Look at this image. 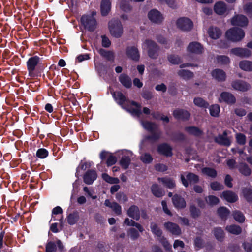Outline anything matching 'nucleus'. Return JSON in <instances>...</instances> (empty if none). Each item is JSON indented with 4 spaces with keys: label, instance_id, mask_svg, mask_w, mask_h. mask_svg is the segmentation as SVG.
Instances as JSON below:
<instances>
[{
    "label": "nucleus",
    "instance_id": "obj_1",
    "mask_svg": "<svg viewBox=\"0 0 252 252\" xmlns=\"http://www.w3.org/2000/svg\"><path fill=\"white\" fill-rule=\"evenodd\" d=\"M112 95L117 103L123 108L127 110L131 113L139 117L141 114V106L133 101L127 99L120 92H113Z\"/></svg>",
    "mask_w": 252,
    "mask_h": 252
},
{
    "label": "nucleus",
    "instance_id": "obj_2",
    "mask_svg": "<svg viewBox=\"0 0 252 252\" xmlns=\"http://www.w3.org/2000/svg\"><path fill=\"white\" fill-rule=\"evenodd\" d=\"M141 123L143 127L151 133L147 137L148 139L156 141L160 138L161 132L157 125L148 121H141Z\"/></svg>",
    "mask_w": 252,
    "mask_h": 252
},
{
    "label": "nucleus",
    "instance_id": "obj_3",
    "mask_svg": "<svg viewBox=\"0 0 252 252\" xmlns=\"http://www.w3.org/2000/svg\"><path fill=\"white\" fill-rule=\"evenodd\" d=\"M111 34L116 37H120L123 33V28L121 22L117 19H112L108 23Z\"/></svg>",
    "mask_w": 252,
    "mask_h": 252
},
{
    "label": "nucleus",
    "instance_id": "obj_4",
    "mask_svg": "<svg viewBox=\"0 0 252 252\" xmlns=\"http://www.w3.org/2000/svg\"><path fill=\"white\" fill-rule=\"evenodd\" d=\"M245 36V32L243 30L238 28H233L226 32V38L233 42L241 40Z\"/></svg>",
    "mask_w": 252,
    "mask_h": 252
},
{
    "label": "nucleus",
    "instance_id": "obj_5",
    "mask_svg": "<svg viewBox=\"0 0 252 252\" xmlns=\"http://www.w3.org/2000/svg\"><path fill=\"white\" fill-rule=\"evenodd\" d=\"M95 15L96 12L93 11L91 15H83L81 18V23L89 31H93L96 28V21L94 17Z\"/></svg>",
    "mask_w": 252,
    "mask_h": 252
},
{
    "label": "nucleus",
    "instance_id": "obj_6",
    "mask_svg": "<svg viewBox=\"0 0 252 252\" xmlns=\"http://www.w3.org/2000/svg\"><path fill=\"white\" fill-rule=\"evenodd\" d=\"M142 48L148 50V55L150 58L156 59L158 57V47L153 41L146 40L142 44Z\"/></svg>",
    "mask_w": 252,
    "mask_h": 252
},
{
    "label": "nucleus",
    "instance_id": "obj_7",
    "mask_svg": "<svg viewBox=\"0 0 252 252\" xmlns=\"http://www.w3.org/2000/svg\"><path fill=\"white\" fill-rule=\"evenodd\" d=\"M180 179L183 185L187 187L190 184H195L199 181V177L190 172H184L180 176Z\"/></svg>",
    "mask_w": 252,
    "mask_h": 252
},
{
    "label": "nucleus",
    "instance_id": "obj_8",
    "mask_svg": "<svg viewBox=\"0 0 252 252\" xmlns=\"http://www.w3.org/2000/svg\"><path fill=\"white\" fill-rule=\"evenodd\" d=\"M177 27L184 31H189L193 27V23L191 20L186 17H181L176 21Z\"/></svg>",
    "mask_w": 252,
    "mask_h": 252
},
{
    "label": "nucleus",
    "instance_id": "obj_9",
    "mask_svg": "<svg viewBox=\"0 0 252 252\" xmlns=\"http://www.w3.org/2000/svg\"><path fill=\"white\" fill-rule=\"evenodd\" d=\"M148 17L152 22L156 24L161 23L164 19L163 15L155 9H152L148 12Z\"/></svg>",
    "mask_w": 252,
    "mask_h": 252
},
{
    "label": "nucleus",
    "instance_id": "obj_10",
    "mask_svg": "<svg viewBox=\"0 0 252 252\" xmlns=\"http://www.w3.org/2000/svg\"><path fill=\"white\" fill-rule=\"evenodd\" d=\"M219 101L220 102H225L228 104H233L235 103L236 99L232 94L223 92L220 94Z\"/></svg>",
    "mask_w": 252,
    "mask_h": 252
},
{
    "label": "nucleus",
    "instance_id": "obj_11",
    "mask_svg": "<svg viewBox=\"0 0 252 252\" xmlns=\"http://www.w3.org/2000/svg\"><path fill=\"white\" fill-rule=\"evenodd\" d=\"M231 23L233 25L244 27L247 25L248 20L244 15H237L232 18Z\"/></svg>",
    "mask_w": 252,
    "mask_h": 252
},
{
    "label": "nucleus",
    "instance_id": "obj_12",
    "mask_svg": "<svg viewBox=\"0 0 252 252\" xmlns=\"http://www.w3.org/2000/svg\"><path fill=\"white\" fill-rule=\"evenodd\" d=\"M164 227L168 231L173 235H179L181 234V229L176 223L172 222H166L164 223Z\"/></svg>",
    "mask_w": 252,
    "mask_h": 252
},
{
    "label": "nucleus",
    "instance_id": "obj_13",
    "mask_svg": "<svg viewBox=\"0 0 252 252\" xmlns=\"http://www.w3.org/2000/svg\"><path fill=\"white\" fill-rule=\"evenodd\" d=\"M231 85L234 89L242 92L247 91L251 87L249 84L242 80L233 81Z\"/></svg>",
    "mask_w": 252,
    "mask_h": 252
},
{
    "label": "nucleus",
    "instance_id": "obj_14",
    "mask_svg": "<svg viewBox=\"0 0 252 252\" xmlns=\"http://www.w3.org/2000/svg\"><path fill=\"white\" fill-rule=\"evenodd\" d=\"M39 62V58L36 56L31 57L27 62V69L30 76H32L33 74V72Z\"/></svg>",
    "mask_w": 252,
    "mask_h": 252
},
{
    "label": "nucleus",
    "instance_id": "obj_15",
    "mask_svg": "<svg viewBox=\"0 0 252 252\" xmlns=\"http://www.w3.org/2000/svg\"><path fill=\"white\" fill-rule=\"evenodd\" d=\"M157 151L160 154L166 157H171L173 155L171 147L167 143L159 145L158 147Z\"/></svg>",
    "mask_w": 252,
    "mask_h": 252
},
{
    "label": "nucleus",
    "instance_id": "obj_16",
    "mask_svg": "<svg viewBox=\"0 0 252 252\" xmlns=\"http://www.w3.org/2000/svg\"><path fill=\"white\" fill-rule=\"evenodd\" d=\"M230 53L242 58H247L251 55L250 50L243 48H232L230 50Z\"/></svg>",
    "mask_w": 252,
    "mask_h": 252
},
{
    "label": "nucleus",
    "instance_id": "obj_17",
    "mask_svg": "<svg viewBox=\"0 0 252 252\" xmlns=\"http://www.w3.org/2000/svg\"><path fill=\"white\" fill-rule=\"evenodd\" d=\"M127 56L132 60L138 61L140 58V54L138 49L134 46L128 47L126 49Z\"/></svg>",
    "mask_w": 252,
    "mask_h": 252
},
{
    "label": "nucleus",
    "instance_id": "obj_18",
    "mask_svg": "<svg viewBox=\"0 0 252 252\" xmlns=\"http://www.w3.org/2000/svg\"><path fill=\"white\" fill-rule=\"evenodd\" d=\"M215 140L217 143L225 146H229L231 143L230 139L227 136V131H224L222 134L219 135Z\"/></svg>",
    "mask_w": 252,
    "mask_h": 252
},
{
    "label": "nucleus",
    "instance_id": "obj_19",
    "mask_svg": "<svg viewBox=\"0 0 252 252\" xmlns=\"http://www.w3.org/2000/svg\"><path fill=\"white\" fill-rule=\"evenodd\" d=\"M97 174L95 170H90L86 172L83 177L84 182L88 185L92 184L96 180Z\"/></svg>",
    "mask_w": 252,
    "mask_h": 252
},
{
    "label": "nucleus",
    "instance_id": "obj_20",
    "mask_svg": "<svg viewBox=\"0 0 252 252\" xmlns=\"http://www.w3.org/2000/svg\"><path fill=\"white\" fill-rule=\"evenodd\" d=\"M187 50L189 52L199 54L203 52V48L200 43L192 42L188 45Z\"/></svg>",
    "mask_w": 252,
    "mask_h": 252
},
{
    "label": "nucleus",
    "instance_id": "obj_21",
    "mask_svg": "<svg viewBox=\"0 0 252 252\" xmlns=\"http://www.w3.org/2000/svg\"><path fill=\"white\" fill-rule=\"evenodd\" d=\"M213 78L219 82H223L226 80L225 72L220 69H215L211 72Z\"/></svg>",
    "mask_w": 252,
    "mask_h": 252
},
{
    "label": "nucleus",
    "instance_id": "obj_22",
    "mask_svg": "<svg viewBox=\"0 0 252 252\" xmlns=\"http://www.w3.org/2000/svg\"><path fill=\"white\" fill-rule=\"evenodd\" d=\"M173 115L176 119L187 120L189 119L190 114L187 110L183 109H176L174 111Z\"/></svg>",
    "mask_w": 252,
    "mask_h": 252
},
{
    "label": "nucleus",
    "instance_id": "obj_23",
    "mask_svg": "<svg viewBox=\"0 0 252 252\" xmlns=\"http://www.w3.org/2000/svg\"><path fill=\"white\" fill-rule=\"evenodd\" d=\"M220 196L221 198L230 203L235 202L238 199L237 195L231 191H223Z\"/></svg>",
    "mask_w": 252,
    "mask_h": 252
},
{
    "label": "nucleus",
    "instance_id": "obj_24",
    "mask_svg": "<svg viewBox=\"0 0 252 252\" xmlns=\"http://www.w3.org/2000/svg\"><path fill=\"white\" fill-rule=\"evenodd\" d=\"M214 10L216 14L221 15L226 12L227 6L224 2L219 1L214 5Z\"/></svg>",
    "mask_w": 252,
    "mask_h": 252
},
{
    "label": "nucleus",
    "instance_id": "obj_25",
    "mask_svg": "<svg viewBox=\"0 0 252 252\" xmlns=\"http://www.w3.org/2000/svg\"><path fill=\"white\" fill-rule=\"evenodd\" d=\"M172 202L174 206L178 209L184 208L186 205L185 199L177 194L173 196L172 198Z\"/></svg>",
    "mask_w": 252,
    "mask_h": 252
},
{
    "label": "nucleus",
    "instance_id": "obj_26",
    "mask_svg": "<svg viewBox=\"0 0 252 252\" xmlns=\"http://www.w3.org/2000/svg\"><path fill=\"white\" fill-rule=\"evenodd\" d=\"M128 215L136 220H138L140 219V211L138 207L135 205L131 206L127 211Z\"/></svg>",
    "mask_w": 252,
    "mask_h": 252
},
{
    "label": "nucleus",
    "instance_id": "obj_27",
    "mask_svg": "<svg viewBox=\"0 0 252 252\" xmlns=\"http://www.w3.org/2000/svg\"><path fill=\"white\" fill-rule=\"evenodd\" d=\"M100 8L101 14L103 16L107 15L111 9V2L110 0H102Z\"/></svg>",
    "mask_w": 252,
    "mask_h": 252
},
{
    "label": "nucleus",
    "instance_id": "obj_28",
    "mask_svg": "<svg viewBox=\"0 0 252 252\" xmlns=\"http://www.w3.org/2000/svg\"><path fill=\"white\" fill-rule=\"evenodd\" d=\"M239 171L242 175L248 176L251 174V170L249 166L245 163H240L237 166Z\"/></svg>",
    "mask_w": 252,
    "mask_h": 252
},
{
    "label": "nucleus",
    "instance_id": "obj_29",
    "mask_svg": "<svg viewBox=\"0 0 252 252\" xmlns=\"http://www.w3.org/2000/svg\"><path fill=\"white\" fill-rule=\"evenodd\" d=\"M99 53L101 56L110 61H113L115 56L113 52L107 51L103 49H100L98 51Z\"/></svg>",
    "mask_w": 252,
    "mask_h": 252
},
{
    "label": "nucleus",
    "instance_id": "obj_30",
    "mask_svg": "<svg viewBox=\"0 0 252 252\" xmlns=\"http://www.w3.org/2000/svg\"><path fill=\"white\" fill-rule=\"evenodd\" d=\"M119 80L125 87L129 88L131 86V78L126 74H122L120 76Z\"/></svg>",
    "mask_w": 252,
    "mask_h": 252
},
{
    "label": "nucleus",
    "instance_id": "obj_31",
    "mask_svg": "<svg viewBox=\"0 0 252 252\" xmlns=\"http://www.w3.org/2000/svg\"><path fill=\"white\" fill-rule=\"evenodd\" d=\"M185 131L189 134L193 135L196 136H201L203 132L202 131L195 126H188L185 127Z\"/></svg>",
    "mask_w": 252,
    "mask_h": 252
},
{
    "label": "nucleus",
    "instance_id": "obj_32",
    "mask_svg": "<svg viewBox=\"0 0 252 252\" xmlns=\"http://www.w3.org/2000/svg\"><path fill=\"white\" fill-rule=\"evenodd\" d=\"M208 33L209 36L215 39L219 38L221 34V32L219 28L216 27L210 28Z\"/></svg>",
    "mask_w": 252,
    "mask_h": 252
},
{
    "label": "nucleus",
    "instance_id": "obj_33",
    "mask_svg": "<svg viewBox=\"0 0 252 252\" xmlns=\"http://www.w3.org/2000/svg\"><path fill=\"white\" fill-rule=\"evenodd\" d=\"M158 180L169 189H173L175 187V183L171 178H159Z\"/></svg>",
    "mask_w": 252,
    "mask_h": 252
},
{
    "label": "nucleus",
    "instance_id": "obj_34",
    "mask_svg": "<svg viewBox=\"0 0 252 252\" xmlns=\"http://www.w3.org/2000/svg\"><path fill=\"white\" fill-rule=\"evenodd\" d=\"M240 68L246 71H252V62L244 60L239 63Z\"/></svg>",
    "mask_w": 252,
    "mask_h": 252
},
{
    "label": "nucleus",
    "instance_id": "obj_35",
    "mask_svg": "<svg viewBox=\"0 0 252 252\" xmlns=\"http://www.w3.org/2000/svg\"><path fill=\"white\" fill-rule=\"evenodd\" d=\"M217 213L221 219L226 220L230 214V211L225 207H221L218 209Z\"/></svg>",
    "mask_w": 252,
    "mask_h": 252
},
{
    "label": "nucleus",
    "instance_id": "obj_36",
    "mask_svg": "<svg viewBox=\"0 0 252 252\" xmlns=\"http://www.w3.org/2000/svg\"><path fill=\"white\" fill-rule=\"evenodd\" d=\"M178 75L185 80H189L193 77V73L189 70L182 69L178 72Z\"/></svg>",
    "mask_w": 252,
    "mask_h": 252
},
{
    "label": "nucleus",
    "instance_id": "obj_37",
    "mask_svg": "<svg viewBox=\"0 0 252 252\" xmlns=\"http://www.w3.org/2000/svg\"><path fill=\"white\" fill-rule=\"evenodd\" d=\"M151 191L153 195L158 197H162L164 195V192L157 184H154L151 187Z\"/></svg>",
    "mask_w": 252,
    "mask_h": 252
},
{
    "label": "nucleus",
    "instance_id": "obj_38",
    "mask_svg": "<svg viewBox=\"0 0 252 252\" xmlns=\"http://www.w3.org/2000/svg\"><path fill=\"white\" fill-rule=\"evenodd\" d=\"M226 230L229 233L235 235L240 234L242 232L241 228L237 225L227 226Z\"/></svg>",
    "mask_w": 252,
    "mask_h": 252
},
{
    "label": "nucleus",
    "instance_id": "obj_39",
    "mask_svg": "<svg viewBox=\"0 0 252 252\" xmlns=\"http://www.w3.org/2000/svg\"><path fill=\"white\" fill-rule=\"evenodd\" d=\"M194 104L197 107L206 108L209 106L207 102L201 97H195L193 100Z\"/></svg>",
    "mask_w": 252,
    "mask_h": 252
},
{
    "label": "nucleus",
    "instance_id": "obj_40",
    "mask_svg": "<svg viewBox=\"0 0 252 252\" xmlns=\"http://www.w3.org/2000/svg\"><path fill=\"white\" fill-rule=\"evenodd\" d=\"M202 172L204 174L211 178H215L217 175V172L216 170L209 167L203 168L202 169Z\"/></svg>",
    "mask_w": 252,
    "mask_h": 252
},
{
    "label": "nucleus",
    "instance_id": "obj_41",
    "mask_svg": "<svg viewBox=\"0 0 252 252\" xmlns=\"http://www.w3.org/2000/svg\"><path fill=\"white\" fill-rule=\"evenodd\" d=\"M150 228L152 233L158 237H162V231L160 228L154 222H152Z\"/></svg>",
    "mask_w": 252,
    "mask_h": 252
},
{
    "label": "nucleus",
    "instance_id": "obj_42",
    "mask_svg": "<svg viewBox=\"0 0 252 252\" xmlns=\"http://www.w3.org/2000/svg\"><path fill=\"white\" fill-rule=\"evenodd\" d=\"M131 161L130 157L129 156H124L120 160V165L124 169L128 168Z\"/></svg>",
    "mask_w": 252,
    "mask_h": 252
},
{
    "label": "nucleus",
    "instance_id": "obj_43",
    "mask_svg": "<svg viewBox=\"0 0 252 252\" xmlns=\"http://www.w3.org/2000/svg\"><path fill=\"white\" fill-rule=\"evenodd\" d=\"M213 233L216 238L219 241H222L224 237V233L221 228H215Z\"/></svg>",
    "mask_w": 252,
    "mask_h": 252
},
{
    "label": "nucleus",
    "instance_id": "obj_44",
    "mask_svg": "<svg viewBox=\"0 0 252 252\" xmlns=\"http://www.w3.org/2000/svg\"><path fill=\"white\" fill-rule=\"evenodd\" d=\"M242 192L245 199L248 202H252V189L251 188H244Z\"/></svg>",
    "mask_w": 252,
    "mask_h": 252
},
{
    "label": "nucleus",
    "instance_id": "obj_45",
    "mask_svg": "<svg viewBox=\"0 0 252 252\" xmlns=\"http://www.w3.org/2000/svg\"><path fill=\"white\" fill-rule=\"evenodd\" d=\"M234 219L238 222L243 223L245 221V216L243 214L239 211H235L233 213Z\"/></svg>",
    "mask_w": 252,
    "mask_h": 252
},
{
    "label": "nucleus",
    "instance_id": "obj_46",
    "mask_svg": "<svg viewBox=\"0 0 252 252\" xmlns=\"http://www.w3.org/2000/svg\"><path fill=\"white\" fill-rule=\"evenodd\" d=\"M210 115L213 117H218L220 112V107L218 104L212 105L209 108Z\"/></svg>",
    "mask_w": 252,
    "mask_h": 252
},
{
    "label": "nucleus",
    "instance_id": "obj_47",
    "mask_svg": "<svg viewBox=\"0 0 252 252\" xmlns=\"http://www.w3.org/2000/svg\"><path fill=\"white\" fill-rule=\"evenodd\" d=\"M140 160L145 164H149L153 161L152 156L147 153L142 154L140 158Z\"/></svg>",
    "mask_w": 252,
    "mask_h": 252
},
{
    "label": "nucleus",
    "instance_id": "obj_48",
    "mask_svg": "<svg viewBox=\"0 0 252 252\" xmlns=\"http://www.w3.org/2000/svg\"><path fill=\"white\" fill-rule=\"evenodd\" d=\"M102 177L104 180L109 183L117 184L119 183V179L118 178L111 177L106 173L102 174Z\"/></svg>",
    "mask_w": 252,
    "mask_h": 252
},
{
    "label": "nucleus",
    "instance_id": "obj_49",
    "mask_svg": "<svg viewBox=\"0 0 252 252\" xmlns=\"http://www.w3.org/2000/svg\"><path fill=\"white\" fill-rule=\"evenodd\" d=\"M206 201L210 206L216 205L219 202V199L216 196L209 195L205 198Z\"/></svg>",
    "mask_w": 252,
    "mask_h": 252
},
{
    "label": "nucleus",
    "instance_id": "obj_50",
    "mask_svg": "<svg viewBox=\"0 0 252 252\" xmlns=\"http://www.w3.org/2000/svg\"><path fill=\"white\" fill-rule=\"evenodd\" d=\"M217 60L218 63L223 65L227 64L230 62L229 58L224 55L218 56L217 57Z\"/></svg>",
    "mask_w": 252,
    "mask_h": 252
},
{
    "label": "nucleus",
    "instance_id": "obj_51",
    "mask_svg": "<svg viewBox=\"0 0 252 252\" xmlns=\"http://www.w3.org/2000/svg\"><path fill=\"white\" fill-rule=\"evenodd\" d=\"M120 8L125 12H129L132 9V7L125 0H122L120 3Z\"/></svg>",
    "mask_w": 252,
    "mask_h": 252
},
{
    "label": "nucleus",
    "instance_id": "obj_52",
    "mask_svg": "<svg viewBox=\"0 0 252 252\" xmlns=\"http://www.w3.org/2000/svg\"><path fill=\"white\" fill-rule=\"evenodd\" d=\"M48 155V152L44 148L38 149L36 152V156L40 158H44Z\"/></svg>",
    "mask_w": 252,
    "mask_h": 252
},
{
    "label": "nucleus",
    "instance_id": "obj_53",
    "mask_svg": "<svg viewBox=\"0 0 252 252\" xmlns=\"http://www.w3.org/2000/svg\"><path fill=\"white\" fill-rule=\"evenodd\" d=\"M57 250L55 244L53 242H49L46 246V252H56Z\"/></svg>",
    "mask_w": 252,
    "mask_h": 252
},
{
    "label": "nucleus",
    "instance_id": "obj_54",
    "mask_svg": "<svg viewBox=\"0 0 252 252\" xmlns=\"http://www.w3.org/2000/svg\"><path fill=\"white\" fill-rule=\"evenodd\" d=\"M127 234L133 240L137 239L139 236L138 231L134 228L130 229Z\"/></svg>",
    "mask_w": 252,
    "mask_h": 252
},
{
    "label": "nucleus",
    "instance_id": "obj_55",
    "mask_svg": "<svg viewBox=\"0 0 252 252\" xmlns=\"http://www.w3.org/2000/svg\"><path fill=\"white\" fill-rule=\"evenodd\" d=\"M67 220L69 224L73 225L77 222V216L75 214H70L68 216Z\"/></svg>",
    "mask_w": 252,
    "mask_h": 252
},
{
    "label": "nucleus",
    "instance_id": "obj_56",
    "mask_svg": "<svg viewBox=\"0 0 252 252\" xmlns=\"http://www.w3.org/2000/svg\"><path fill=\"white\" fill-rule=\"evenodd\" d=\"M168 61L174 64H178L181 62L180 58L178 56L171 55L168 57Z\"/></svg>",
    "mask_w": 252,
    "mask_h": 252
},
{
    "label": "nucleus",
    "instance_id": "obj_57",
    "mask_svg": "<svg viewBox=\"0 0 252 252\" xmlns=\"http://www.w3.org/2000/svg\"><path fill=\"white\" fill-rule=\"evenodd\" d=\"M210 186L213 190L216 191L221 190L223 189V185L217 182H213L211 183Z\"/></svg>",
    "mask_w": 252,
    "mask_h": 252
},
{
    "label": "nucleus",
    "instance_id": "obj_58",
    "mask_svg": "<svg viewBox=\"0 0 252 252\" xmlns=\"http://www.w3.org/2000/svg\"><path fill=\"white\" fill-rule=\"evenodd\" d=\"M159 241L162 244L163 246L165 249L169 250L171 249V245L164 237H160L159 239Z\"/></svg>",
    "mask_w": 252,
    "mask_h": 252
},
{
    "label": "nucleus",
    "instance_id": "obj_59",
    "mask_svg": "<svg viewBox=\"0 0 252 252\" xmlns=\"http://www.w3.org/2000/svg\"><path fill=\"white\" fill-rule=\"evenodd\" d=\"M236 139L237 142L241 145H243L246 142V136L241 133L236 134Z\"/></svg>",
    "mask_w": 252,
    "mask_h": 252
},
{
    "label": "nucleus",
    "instance_id": "obj_60",
    "mask_svg": "<svg viewBox=\"0 0 252 252\" xmlns=\"http://www.w3.org/2000/svg\"><path fill=\"white\" fill-rule=\"evenodd\" d=\"M191 216L193 218L198 217L200 215V210L194 206H191L190 208Z\"/></svg>",
    "mask_w": 252,
    "mask_h": 252
},
{
    "label": "nucleus",
    "instance_id": "obj_61",
    "mask_svg": "<svg viewBox=\"0 0 252 252\" xmlns=\"http://www.w3.org/2000/svg\"><path fill=\"white\" fill-rule=\"evenodd\" d=\"M111 208L116 214L120 215L121 214V207L118 203L113 202V204Z\"/></svg>",
    "mask_w": 252,
    "mask_h": 252
},
{
    "label": "nucleus",
    "instance_id": "obj_62",
    "mask_svg": "<svg viewBox=\"0 0 252 252\" xmlns=\"http://www.w3.org/2000/svg\"><path fill=\"white\" fill-rule=\"evenodd\" d=\"M244 10L248 15H252V3H249L244 6Z\"/></svg>",
    "mask_w": 252,
    "mask_h": 252
},
{
    "label": "nucleus",
    "instance_id": "obj_63",
    "mask_svg": "<svg viewBox=\"0 0 252 252\" xmlns=\"http://www.w3.org/2000/svg\"><path fill=\"white\" fill-rule=\"evenodd\" d=\"M155 169L159 172H164L167 170V166L163 164L158 163L155 165Z\"/></svg>",
    "mask_w": 252,
    "mask_h": 252
},
{
    "label": "nucleus",
    "instance_id": "obj_64",
    "mask_svg": "<svg viewBox=\"0 0 252 252\" xmlns=\"http://www.w3.org/2000/svg\"><path fill=\"white\" fill-rule=\"evenodd\" d=\"M194 242L195 247L197 249H200L203 246V241L200 237H197Z\"/></svg>",
    "mask_w": 252,
    "mask_h": 252
}]
</instances>
